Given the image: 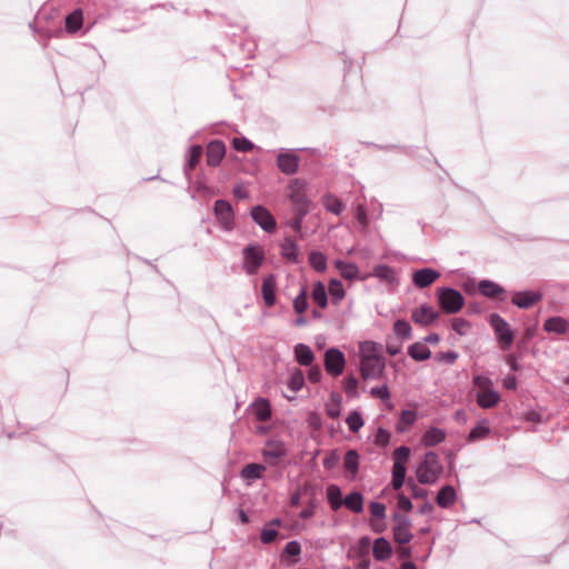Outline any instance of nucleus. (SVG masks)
Segmentation results:
<instances>
[{
	"label": "nucleus",
	"mask_w": 569,
	"mask_h": 569,
	"mask_svg": "<svg viewBox=\"0 0 569 569\" xmlns=\"http://www.w3.org/2000/svg\"><path fill=\"white\" fill-rule=\"evenodd\" d=\"M443 471L439 456L435 451L425 453L423 460L417 468L416 475L419 483L433 485Z\"/></svg>",
	"instance_id": "f257e3e1"
},
{
	"label": "nucleus",
	"mask_w": 569,
	"mask_h": 569,
	"mask_svg": "<svg viewBox=\"0 0 569 569\" xmlns=\"http://www.w3.org/2000/svg\"><path fill=\"white\" fill-rule=\"evenodd\" d=\"M242 269L249 276L257 274L266 260L264 250L258 243H250L244 247L242 249Z\"/></svg>",
	"instance_id": "f03ea898"
},
{
	"label": "nucleus",
	"mask_w": 569,
	"mask_h": 569,
	"mask_svg": "<svg viewBox=\"0 0 569 569\" xmlns=\"http://www.w3.org/2000/svg\"><path fill=\"white\" fill-rule=\"evenodd\" d=\"M437 300L447 313H457L465 303L463 296L450 287L440 288L437 293Z\"/></svg>",
	"instance_id": "7ed1b4c3"
},
{
	"label": "nucleus",
	"mask_w": 569,
	"mask_h": 569,
	"mask_svg": "<svg viewBox=\"0 0 569 569\" xmlns=\"http://www.w3.org/2000/svg\"><path fill=\"white\" fill-rule=\"evenodd\" d=\"M489 323L497 336L500 348L503 351L509 350L515 339L513 331L510 329L509 323L498 313L490 315Z\"/></svg>",
	"instance_id": "20e7f679"
},
{
	"label": "nucleus",
	"mask_w": 569,
	"mask_h": 569,
	"mask_svg": "<svg viewBox=\"0 0 569 569\" xmlns=\"http://www.w3.org/2000/svg\"><path fill=\"white\" fill-rule=\"evenodd\" d=\"M386 368L385 360L380 356L362 353L360 359V371L365 380L378 379Z\"/></svg>",
	"instance_id": "39448f33"
},
{
	"label": "nucleus",
	"mask_w": 569,
	"mask_h": 569,
	"mask_svg": "<svg viewBox=\"0 0 569 569\" xmlns=\"http://www.w3.org/2000/svg\"><path fill=\"white\" fill-rule=\"evenodd\" d=\"M213 214L219 227L227 232L234 229V212L229 201L218 199L213 203Z\"/></svg>",
	"instance_id": "423d86ee"
},
{
	"label": "nucleus",
	"mask_w": 569,
	"mask_h": 569,
	"mask_svg": "<svg viewBox=\"0 0 569 569\" xmlns=\"http://www.w3.org/2000/svg\"><path fill=\"white\" fill-rule=\"evenodd\" d=\"M392 520L396 522V526L393 527L395 541L399 545L409 543L413 538L412 533L410 532V519L405 515L393 512Z\"/></svg>",
	"instance_id": "0eeeda50"
},
{
	"label": "nucleus",
	"mask_w": 569,
	"mask_h": 569,
	"mask_svg": "<svg viewBox=\"0 0 569 569\" xmlns=\"http://www.w3.org/2000/svg\"><path fill=\"white\" fill-rule=\"evenodd\" d=\"M346 366V357L343 352L337 348H329L325 352V369L332 377H338L343 372Z\"/></svg>",
	"instance_id": "6e6552de"
},
{
	"label": "nucleus",
	"mask_w": 569,
	"mask_h": 569,
	"mask_svg": "<svg viewBox=\"0 0 569 569\" xmlns=\"http://www.w3.org/2000/svg\"><path fill=\"white\" fill-rule=\"evenodd\" d=\"M252 220L264 231L271 233L277 228V222L272 213L263 206H254L250 210Z\"/></svg>",
	"instance_id": "1a4fd4ad"
},
{
	"label": "nucleus",
	"mask_w": 569,
	"mask_h": 569,
	"mask_svg": "<svg viewBox=\"0 0 569 569\" xmlns=\"http://www.w3.org/2000/svg\"><path fill=\"white\" fill-rule=\"evenodd\" d=\"M276 162L282 173L292 176L298 172L300 158L293 150H287L277 156Z\"/></svg>",
	"instance_id": "9d476101"
},
{
	"label": "nucleus",
	"mask_w": 569,
	"mask_h": 569,
	"mask_svg": "<svg viewBox=\"0 0 569 569\" xmlns=\"http://www.w3.org/2000/svg\"><path fill=\"white\" fill-rule=\"evenodd\" d=\"M439 317V311L426 303L415 308L411 312L412 321L423 327L432 325Z\"/></svg>",
	"instance_id": "9b49d317"
},
{
	"label": "nucleus",
	"mask_w": 569,
	"mask_h": 569,
	"mask_svg": "<svg viewBox=\"0 0 569 569\" xmlns=\"http://www.w3.org/2000/svg\"><path fill=\"white\" fill-rule=\"evenodd\" d=\"M540 291L525 290L512 295L511 303L520 309H529L542 299Z\"/></svg>",
	"instance_id": "f8f14e48"
},
{
	"label": "nucleus",
	"mask_w": 569,
	"mask_h": 569,
	"mask_svg": "<svg viewBox=\"0 0 569 569\" xmlns=\"http://www.w3.org/2000/svg\"><path fill=\"white\" fill-rule=\"evenodd\" d=\"M440 276V272L432 268H422L412 273V282L417 288L423 289L431 286Z\"/></svg>",
	"instance_id": "ddd939ff"
},
{
	"label": "nucleus",
	"mask_w": 569,
	"mask_h": 569,
	"mask_svg": "<svg viewBox=\"0 0 569 569\" xmlns=\"http://www.w3.org/2000/svg\"><path fill=\"white\" fill-rule=\"evenodd\" d=\"M226 154V146L221 140H212L207 146V163L217 167Z\"/></svg>",
	"instance_id": "4468645a"
},
{
	"label": "nucleus",
	"mask_w": 569,
	"mask_h": 569,
	"mask_svg": "<svg viewBox=\"0 0 569 569\" xmlns=\"http://www.w3.org/2000/svg\"><path fill=\"white\" fill-rule=\"evenodd\" d=\"M286 455L284 446L277 441H268L266 448L262 450V456L270 466H276L279 459L283 458Z\"/></svg>",
	"instance_id": "2eb2a0df"
},
{
	"label": "nucleus",
	"mask_w": 569,
	"mask_h": 569,
	"mask_svg": "<svg viewBox=\"0 0 569 569\" xmlns=\"http://www.w3.org/2000/svg\"><path fill=\"white\" fill-rule=\"evenodd\" d=\"M335 267L337 268V270L339 271L341 277L345 278L346 280L353 281V280H366L367 279L366 276H363V277L360 276L359 268L353 262L336 260Z\"/></svg>",
	"instance_id": "dca6fc26"
},
{
	"label": "nucleus",
	"mask_w": 569,
	"mask_h": 569,
	"mask_svg": "<svg viewBox=\"0 0 569 569\" xmlns=\"http://www.w3.org/2000/svg\"><path fill=\"white\" fill-rule=\"evenodd\" d=\"M276 287L277 280L274 274H268L263 278L261 293L267 307H272L276 303Z\"/></svg>",
	"instance_id": "f3484780"
},
{
	"label": "nucleus",
	"mask_w": 569,
	"mask_h": 569,
	"mask_svg": "<svg viewBox=\"0 0 569 569\" xmlns=\"http://www.w3.org/2000/svg\"><path fill=\"white\" fill-rule=\"evenodd\" d=\"M367 278L375 277L380 281H383L389 284H393L397 282V277L393 268L388 264H377L373 267L371 273L366 274Z\"/></svg>",
	"instance_id": "a211bd4d"
},
{
	"label": "nucleus",
	"mask_w": 569,
	"mask_h": 569,
	"mask_svg": "<svg viewBox=\"0 0 569 569\" xmlns=\"http://www.w3.org/2000/svg\"><path fill=\"white\" fill-rule=\"evenodd\" d=\"M305 183L300 179H295L290 182V199L296 206L310 204L308 197L305 193Z\"/></svg>",
	"instance_id": "6ab92c4d"
},
{
	"label": "nucleus",
	"mask_w": 569,
	"mask_h": 569,
	"mask_svg": "<svg viewBox=\"0 0 569 569\" xmlns=\"http://www.w3.org/2000/svg\"><path fill=\"white\" fill-rule=\"evenodd\" d=\"M372 553L376 560L385 561L391 557L392 547L386 538L380 537L373 541Z\"/></svg>",
	"instance_id": "aec40b11"
},
{
	"label": "nucleus",
	"mask_w": 569,
	"mask_h": 569,
	"mask_svg": "<svg viewBox=\"0 0 569 569\" xmlns=\"http://www.w3.org/2000/svg\"><path fill=\"white\" fill-rule=\"evenodd\" d=\"M252 411L258 421L264 422L271 418L269 400L259 398L252 403Z\"/></svg>",
	"instance_id": "412c9836"
},
{
	"label": "nucleus",
	"mask_w": 569,
	"mask_h": 569,
	"mask_svg": "<svg viewBox=\"0 0 569 569\" xmlns=\"http://www.w3.org/2000/svg\"><path fill=\"white\" fill-rule=\"evenodd\" d=\"M478 290L483 297L491 298V299L497 298L498 296L505 293L503 287H501L500 284H498L495 281L487 280V279L479 281Z\"/></svg>",
	"instance_id": "4be33fe9"
},
{
	"label": "nucleus",
	"mask_w": 569,
	"mask_h": 569,
	"mask_svg": "<svg viewBox=\"0 0 569 569\" xmlns=\"http://www.w3.org/2000/svg\"><path fill=\"white\" fill-rule=\"evenodd\" d=\"M500 400V396L492 388L488 390H481L477 393V403L483 409H490L495 407Z\"/></svg>",
	"instance_id": "5701e85b"
},
{
	"label": "nucleus",
	"mask_w": 569,
	"mask_h": 569,
	"mask_svg": "<svg viewBox=\"0 0 569 569\" xmlns=\"http://www.w3.org/2000/svg\"><path fill=\"white\" fill-rule=\"evenodd\" d=\"M281 254L287 261L291 263L299 262V249L297 243L291 238H284L283 242L281 243Z\"/></svg>",
	"instance_id": "b1692460"
},
{
	"label": "nucleus",
	"mask_w": 569,
	"mask_h": 569,
	"mask_svg": "<svg viewBox=\"0 0 569 569\" xmlns=\"http://www.w3.org/2000/svg\"><path fill=\"white\" fill-rule=\"evenodd\" d=\"M436 501L441 508H449L456 501V490L452 486H443L437 493Z\"/></svg>",
	"instance_id": "393cba45"
},
{
	"label": "nucleus",
	"mask_w": 569,
	"mask_h": 569,
	"mask_svg": "<svg viewBox=\"0 0 569 569\" xmlns=\"http://www.w3.org/2000/svg\"><path fill=\"white\" fill-rule=\"evenodd\" d=\"M295 358L299 365L307 367L315 360V353L309 346L298 343L295 346Z\"/></svg>",
	"instance_id": "a878e982"
},
{
	"label": "nucleus",
	"mask_w": 569,
	"mask_h": 569,
	"mask_svg": "<svg viewBox=\"0 0 569 569\" xmlns=\"http://www.w3.org/2000/svg\"><path fill=\"white\" fill-rule=\"evenodd\" d=\"M547 332L562 335L569 329V322L562 317H550L543 323Z\"/></svg>",
	"instance_id": "bb28decb"
},
{
	"label": "nucleus",
	"mask_w": 569,
	"mask_h": 569,
	"mask_svg": "<svg viewBox=\"0 0 569 569\" xmlns=\"http://www.w3.org/2000/svg\"><path fill=\"white\" fill-rule=\"evenodd\" d=\"M446 439V432L437 427H430L422 436V443L426 447H433Z\"/></svg>",
	"instance_id": "cd10ccee"
},
{
	"label": "nucleus",
	"mask_w": 569,
	"mask_h": 569,
	"mask_svg": "<svg viewBox=\"0 0 569 569\" xmlns=\"http://www.w3.org/2000/svg\"><path fill=\"white\" fill-rule=\"evenodd\" d=\"M408 355L416 361H425L431 357V351L423 342H415L408 348Z\"/></svg>",
	"instance_id": "c85d7f7f"
},
{
	"label": "nucleus",
	"mask_w": 569,
	"mask_h": 569,
	"mask_svg": "<svg viewBox=\"0 0 569 569\" xmlns=\"http://www.w3.org/2000/svg\"><path fill=\"white\" fill-rule=\"evenodd\" d=\"M342 396L339 392H331L329 402L326 405L327 415L331 419H337L341 412Z\"/></svg>",
	"instance_id": "c756f323"
},
{
	"label": "nucleus",
	"mask_w": 569,
	"mask_h": 569,
	"mask_svg": "<svg viewBox=\"0 0 569 569\" xmlns=\"http://www.w3.org/2000/svg\"><path fill=\"white\" fill-rule=\"evenodd\" d=\"M328 502L333 511H337L343 505L341 489L337 485H329L327 487Z\"/></svg>",
	"instance_id": "7c9ffc66"
},
{
	"label": "nucleus",
	"mask_w": 569,
	"mask_h": 569,
	"mask_svg": "<svg viewBox=\"0 0 569 569\" xmlns=\"http://www.w3.org/2000/svg\"><path fill=\"white\" fill-rule=\"evenodd\" d=\"M343 505L349 510L359 513L363 510V497L359 491H352L343 499Z\"/></svg>",
	"instance_id": "2f4dec72"
},
{
	"label": "nucleus",
	"mask_w": 569,
	"mask_h": 569,
	"mask_svg": "<svg viewBox=\"0 0 569 569\" xmlns=\"http://www.w3.org/2000/svg\"><path fill=\"white\" fill-rule=\"evenodd\" d=\"M266 467L260 463H248L241 470V477L244 480H257L262 477Z\"/></svg>",
	"instance_id": "473e14b6"
},
{
	"label": "nucleus",
	"mask_w": 569,
	"mask_h": 569,
	"mask_svg": "<svg viewBox=\"0 0 569 569\" xmlns=\"http://www.w3.org/2000/svg\"><path fill=\"white\" fill-rule=\"evenodd\" d=\"M83 14L80 9L73 10L66 17V29L69 32H76L82 27Z\"/></svg>",
	"instance_id": "72a5a7b5"
},
{
	"label": "nucleus",
	"mask_w": 569,
	"mask_h": 569,
	"mask_svg": "<svg viewBox=\"0 0 569 569\" xmlns=\"http://www.w3.org/2000/svg\"><path fill=\"white\" fill-rule=\"evenodd\" d=\"M489 432L490 428L488 426V421L483 419L479 421L477 426L470 430L468 441L475 442L477 440L485 439L489 435Z\"/></svg>",
	"instance_id": "f704fd0d"
},
{
	"label": "nucleus",
	"mask_w": 569,
	"mask_h": 569,
	"mask_svg": "<svg viewBox=\"0 0 569 569\" xmlns=\"http://www.w3.org/2000/svg\"><path fill=\"white\" fill-rule=\"evenodd\" d=\"M312 300L320 307L326 308L328 305L327 290L321 281H317L312 289Z\"/></svg>",
	"instance_id": "c9c22d12"
},
{
	"label": "nucleus",
	"mask_w": 569,
	"mask_h": 569,
	"mask_svg": "<svg viewBox=\"0 0 569 569\" xmlns=\"http://www.w3.org/2000/svg\"><path fill=\"white\" fill-rule=\"evenodd\" d=\"M202 147L200 144H194L190 148L189 154H188V161L184 166V172L189 176V170H192L196 168V166L199 163L200 158L202 156Z\"/></svg>",
	"instance_id": "e433bc0d"
},
{
	"label": "nucleus",
	"mask_w": 569,
	"mask_h": 569,
	"mask_svg": "<svg viewBox=\"0 0 569 569\" xmlns=\"http://www.w3.org/2000/svg\"><path fill=\"white\" fill-rule=\"evenodd\" d=\"M406 470L405 465L393 463L391 485L395 490H399L403 486L406 480Z\"/></svg>",
	"instance_id": "4c0bfd02"
},
{
	"label": "nucleus",
	"mask_w": 569,
	"mask_h": 569,
	"mask_svg": "<svg viewBox=\"0 0 569 569\" xmlns=\"http://www.w3.org/2000/svg\"><path fill=\"white\" fill-rule=\"evenodd\" d=\"M309 263L317 272H325L327 270V258L320 251H311L309 253Z\"/></svg>",
	"instance_id": "58836bf2"
},
{
	"label": "nucleus",
	"mask_w": 569,
	"mask_h": 569,
	"mask_svg": "<svg viewBox=\"0 0 569 569\" xmlns=\"http://www.w3.org/2000/svg\"><path fill=\"white\" fill-rule=\"evenodd\" d=\"M323 206L329 212L339 216L343 210V203L333 194H327L323 197Z\"/></svg>",
	"instance_id": "ea45409f"
},
{
	"label": "nucleus",
	"mask_w": 569,
	"mask_h": 569,
	"mask_svg": "<svg viewBox=\"0 0 569 569\" xmlns=\"http://www.w3.org/2000/svg\"><path fill=\"white\" fill-rule=\"evenodd\" d=\"M359 453L357 450L350 449L345 455V468L352 475H356L359 469Z\"/></svg>",
	"instance_id": "a19ab883"
},
{
	"label": "nucleus",
	"mask_w": 569,
	"mask_h": 569,
	"mask_svg": "<svg viewBox=\"0 0 569 569\" xmlns=\"http://www.w3.org/2000/svg\"><path fill=\"white\" fill-rule=\"evenodd\" d=\"M328 289H329V293H330V296L332 298V301L335 303H338L340 300H342L345 295H346L343 284L338 279H331L329 281V288Z\"/></svg>",
	"instance_id": "79ce46f5"
},
{
	"label": "nucleus",
	"mask_w": 569,
	"mask_h": 569,
	"mask_svg": "<svg viewBox=\"0 0 569 569\" xmlns=\"http://www.w3.org/2000/svg\"><path fill=\"white\" fill-rule=\"evenodd\" d=\"M395 335L400 339H409L411 337L412 328L407 320L398 319L393 323Z\"/></svg>",
	"instance_id": "37998d69"
},
{
	"label": "nucleus",
	"mask_w": 569,
	"mask_h": 569,
	"mask_svg": "<svg viewBox=\"0 0 569 569\" xmlns=\"http://www.w3.org/2000/svg\"><path fill=\"white\" fill-rule=\"evenodd\" d=\"M305 385V376L301 370L296 369L289 377L287 386L292 392H298Z\"/></svg>",
	"instance_id": "c03bdc74"
},
{
	"label": "nucleus",
	"mask_w": 569,
	"mask_h": 569,
	"mask_svg": "<svg viewBox=\"0 0 569 569\" xmlns=\"http://www.w3.org/2000/svg\"><path fill=\"white\" fill-rule=\"evenodd\" d=\"M307 296H308L307 288L305 286H302L300 289V292L293 299V309L299 315H302L308 308Z\"/></svg>",
	"instance_id": "a18cd8bd"
},
{
	"label": "nucleus",
	"mask_w": 569,
	"mask_h": 569,
	"mask_svg": "<svg viewBox=\"0 0 569 569\" xmlns=\"http://www.w3.org/2000/svg\"><path fill=\"white\" fill-rule=\"evenodd\" d=\"M417 420V413L413 410H402L400 415L398 431H405L406 428L411 427Z\"/></svg>",
	"instance_id": "49530a36"
},
{
	"label": "nucleus",
	"mask_w": 569,
	"mask_h": 569,
	"mask_svg": "<svg viewBox=\"0 0 569 569\" xmlns=\"http://www.w3.org/2000/svg\"><path fill=\"white\" fill-rule=\"evenodd\" d=\"M346 423L351 432H358L365 425V421L360 412L353 410L346 418Z\"/></svg>",
	"instance_id": "de8ad7c7"
},
{
	"label": "nucleus",
	"mask_w": 569,
	"mask_h": 569,
	"mask_svg": "<svg viewBox=\"0 0 569 569\" xmlns=\"http://www.w3.org/2000/svg\"><path fill=\"white\" fill-rule=\"evenodd\" d=\"M410 448L407 446H400L393 451V463L405 465L409 459Z\"/></svg>",
	"instance_id": "09e8293b"
},
{
	"label": "nucleus",
	"mask_w": 569,
	"mask_h": 569,
	"mask_svg": "<svg viewBox=\"0 0 569 569\" xmlns=\"http://www.w3.org/2000/svg\"><path fill=\"white\" fill-rule=\"evenodd\" d=\"M345 391L348 397L353 398L358 396V379L353 376H348L345 379Z\"/></svg>",
	"instance_id": "8fccbe9b"
},
{
	"label": "nucleus",
	"mask_w": 569,
	"mask_h": 569,
	"mask_svg": "<svg viewBox=\"0 0 569 569\" xmlns=\"http://www.w3.org/2000/svg\"><path fill=\"white\" fill-rule=\"evenodd\" d=\"M278 536V530L268 523L262 528L260 539L263 543H271Z\"/></svg>",
	"instance_id": "3c124183"
},
{
	"label": "nucleus",
	"mask_w": 569,
	"mask_h": 569,
	"mask_svg": "<svg viewBox=\"0 0 569 569\" xmlns=\"http://www.w3.org/2000/svg\"><path fill=\"white\" fill-rule=\"evenodd\" d=\"M232 146L237 151L248 152L253 149V143L247 138H233Z\"/></svg>",
	"instance_id": "603ef678"
},
{
	"label": "nucleus",
	"mask_w": 569,
	"mask_h": 569,
	"mask_svg": "<svg viewBox=\"0 0 569 569\" xmlns=\"http://www.w3.org/2000/svg\"><path fill=\"white\" fill-rule=\"evenodd\" d=\"M459 358V353L456 351H443L436 355V360L446 365H453Z\"/></svg>",
	"instance_id": "864d4df0"
},
{
	"label": "nucleus",
	"mask_w": 569,
	"mask_h": 569,
	"mask_svg": "<svg viewBox=\"0 0 569 569\" xmlns=\"http://www.w3.org/2000/svg\"><path fill=\"white\" fill-rule=\"evenodd\" d=\"M391 433L388 430L379 428L376 432L375 442L380 447H386L389 443Z\"/></svg>",
	"instance_id": "5fc2aeb1"
},
{
	"label": "nucleus",
	"mask_w": 569,
	"mask_h": 569,
	"mask_svg": "<svg viewBox=\"0 0 569 569\" xmlns=\"http://www.w3.org/2000/svg\"><path fill=\"white\" fill-rule=\"evenodd\" d=\"M370 513L376 519L386 517V506L382 502L373 501L370 503Z\"/></svg>",
	"instance_id": "6e6d98bb"
},
{
	"label": "nucleus",
	"mask_w": 569,
	"mask_h": 569,
	"mask_svg": "<svg viewBox=\"0 0 569 569\" xmlns=\"http://www.w3.org/2000/svg\"><path fill=\"white\" fill-rule=\"evenodd\" d=\"M283 552L290 557H297L301 553V546L296 540L289 541L286 545Z\"/></svg>",
	"instance_id": "4d7b16f0"
},
{
	"label": "nucleus",
	"mask_w": 569,
	"mask_h": 569,
	"mask_svg": "<svg viewBox=\"0 0 569 569\" xmlns=\"http://www.w3.org/2000/svg\"><path fill=\"white\" fill-rule=\"evenodd\" d=\"M472 382L475 386L480 388L481 390H488L491 389V380L488 377H485L482 375H477L473 377Z\"/></svg>",
	"instance_id": "13d9d810"
},
{
	"label": "nucleus",
	"mask_w": 569,
	"mask_h": 569,
	"mask_svg": "<svg viewBox=\"0 0 569 569\" xmlns=\"http://www.w3.org/2000/svg\"><path fill=\"white\" fill-rule=\"evenodd\" d=\"M469 327V322L465 319L458 318L452 322V329L460 336L466 335V328Z\"/></svg>",
	"instance_id": "bf43d9fd"
},
{
	"label": "nucleus",
	"mask_w": 569,
	"mask_h": 569,
	"mask_svg": "<svg viewBox=\"0 0 569 569\" xmlns=\"http://www.w3.org/2000/svg\"><path fill=\"white\" fill-rule=\"evenodd\" d=\"M371 395L380 398L381 400H388L390 398V392L387 385L381 387H376L371 389Z\"/></svg>",
	"instance_id": "052dcab7"
},
{
	"label": "nucleus",
	"mask_w": 569,
	"mask_h": 569,
	"mask_svg": "<svg viewBox=\"0 0 569 569\" xmlns=\"http://www.w3.org/2000/svg\"><path fill=\"white\" fill-rule=\"evenodd\" d=\"M408 486L411 488V493L413 498H426L428 492L426 489L417 486L411 479L408 480Z\"/></svg>",
	"instance_id": "680f3d73"
},
{
	"label": "nucleus",
	"mask_w": 569,
	"mask_h": 569,
	"mask_svg": "<svg viewBox=\"0 0 569 569\" xmlns=\"http://www.w3.org/2000/svg\"><path fill=\"white\" fill-rule=\"evenodd\" d=\"M315 512H316V502L310 501V503L300 511L299 516L302 519H309V518L313 517Z\"/></svg>",
	"instance_id": "e2e57ef3"
},
{
	"label": "nucleus",
	"mask_w": 569,
	"mask_h": 569,
	"mask_svg": "<svg viewBox=\"0 0 569 569\" xmlns=\"http://www.w3.org/2000/svg\"><path fill=\"white\" fill-rule=\"evenodd\" d=\"M398 507L401 510L408 512V511H410L412 509V502L405 495H400L399 498H398Z\"/></svg>",
	"instance_id": "0e129e2a"
},
{
	"label": "nucleus",
	"mask_w": 569,
	"mask_h": 569,
	"mask_svg": "<svg viewBox=\"0 0 569 569\" xmlns=\"http://www.w3.org/2000/svg\"><path fill=\"white\" fill-rule=\"evenodd\" d=\"M322 377L321 369L319 367H311L308 372V378L312 383H317L320 381Z\"/></svg>",
	"instance_id": "69168bd1"
},
{
	"label": "nucleus",
	"mask_w": 569,
	"mask_h": 569,
	"mask_svg": "<svg viewBox=\"0 0 569 569\" xmlns=\"http://www.w3.org/2000/svg\"><path fill=\"white\" fill-rule=\"evenodd\" d=\"M357 219L362 224V227L368 224L367 212L362 204H359L357 208Z\"/></svg>",
	"instance_id": "338daca9"
},
{
	"label": "nucleus",
	"mask_w": 569,
	"mask_h": 569,
	"mask_svg": "<svg viewBox=\"0 0 569 569\" xmlns=\"http://www.w3.org/2000/svg\"><path fill=\"white\" fill-rule=\"evenodd\" d=\"M503 386L508 390H515L517 388V378L515 376H512V375L507 376L503 379Z\"/></svg>",
	"instance_id": "774afa93"
}]
</instances>
